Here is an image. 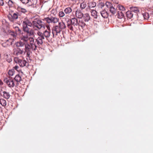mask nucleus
<instances>
[{"mask_svg":"<svg viewBox=\"0 0 153 153\" xmlns=\"http://www.w3.org/2000/svg\"><path fill=\"white\" fill-rule=\"evenodd\" d=\"M28 35H26V36H22L21 37V40L23 42L21 41H20L16 42L15 44L17 48H20L22 47H25V45L26 44H28L30 46V42L32 43L31 45H33L34 47L33 49H31L30 51L31 52L33 51H35L37 48V46L36 45L35 43L34 42V39L33 37H29Z\"/></svg>","mask_w":153,"mask_h":153,"instance_id":"f257e3e1","label":"nucleus"},{"mask_svg":"<svg viewBox=\"0 0 153 153\" xmlns=\"http://www.w3.org/2000/svg\"><path fill=\"white\" fill-rule=\"evenodd\" d=\"M31 44L30 42V47L28 44H26L25 45V48L22 49L17 48H14L13 51V54L15 56H18L23 54H25L26 53L27 56L29 57L32 53V52L30 51L31 49H34L33 45H31Z\"/></svg>","mask_w":153,"mask_h":153,"instance_id":"f03ea898","label":"nucleus"},{"mask_svg":"<svg viewBox=\"0 0 153 153\" xmlns=\"http://www.w3.org/2000/svg\"><path fill=\"white\" fill-rule=\"evenodd\" d=\"M32 23L28 19H25L22 23L23 28L24 31L27 33V35L29 36H34V31L28 27H31Z\"/></svg>","mask_w":153,"mask_h":153,"instance_id":"7ed1b4c3","label":"nucleus"},{"mask_svg":"<svg viewBox=\"0 0 153 153\" xmlns=\"http://www.w3.org/2000/svg\"><path fill=\"white\" fill-rule=\"evenodd\" d=\"M67 26L71 30L73 31L74 28L76 29L78 27V19L75 17H74L69 19H68L66 20Z\"/></svg>","mask_w":153,"mask_h":153,"instance_id":"20e7f679","label":"nucleus"},{"mask_svg":"<svg viewBox=\"0 0 153 153\" xmlns=\"http://www.w3.org/2000/svg\"><path fill=\"white\" fill-rule=\"evenodd\" d=\"M20 16L19 12H14L13 11L11 10L10 11L7 17L10 21L14 22V21L17 19Z\"/></svg>","mask_w":153,"mask_h":153,"instance_id":"39448f33","label":"nucleus"},{"mask_svg":"<svg viewBox=\"0 0 153 153\" xmlns=\"http://www.w3.org/2000/svg\"><path fill=\"white\" fill-rule=\"evenodd\" d=\"M32 25L33 27L35 30L39 29L42 27H44L43 23L42 21L39 19H35L32 22Z\"/></svg>","mask_w":153,"mask_h":153,"instance_id":"423d86ee","label":"nucleus"},{"mask_svg":"<svg viewBox=\"0 0 153 153\" xmlns=\"http://www.w3.org/2000/svg\"><path fill=\"white\" fill-rule=\"evenodd\" d=\"M66 28V26L64 22H59L58 25H56L54 27L53 31H55L56 33H59L62 30Z\"/></svg>","mask_w":153,"mask_h":153,"instance_id":"0eeeda50","label":"nucleus"},{"mask_svg":"<svg viewBox=\"0 0 153 153\" xmlns=\"http://www.w3.org/2000/svg\"><path fill=\"white\" fill-rule=\"evenodd\" d=\"M14 60L16 63L18 64L21 67H23L28 65V63L26 60L23 59H21L18 57H14Z\"/></svg>","mask_w":153,"mask_h":153,"instance_id":"6e6552de","label":"nucleus"},{"mask_svg":"<svg viewBox=\"0 0 153 153\" xmlns=\"http://www.w3.org/2000/svg\"><path fill=\"white\" fill-rule=\"evenodd\" d=\"M4 81L9 87H13L15 85L14 81L12 79H6L4 80Z\"/></svg>","mask_w":153,"mask_h":153,"instance_id":"1a4fd4ad","label":"nucleus"},{"mask_svg":"<svg viewBox=\"0 0 153 153\" xmlns=\"http://www.w3.org/2000/svg\"><path fill=\"white\" fill-rule=\"evenodd\" d=\"M75 15L76 17L79 19H81L83 16V13L80 10L77 9L75 11Z\"/></svg>","mask_w":153,"mask_h":153,"instance_id":"9d476101","label":"nucleus"},{"mask_svg":"<svg viewBox=\"0 0 153 153\" xmlns=\"http://www.w3.org/2000/svg\"><path fill=\"white\" fill-rule=\"evenodd\" d=\"M4 58L8 62H10L12 61L11 56L10 54L7 53L4 54Z\"/></svg>","mask_w":153,"mask_h":153,"instance_id":"9b49d317","label":"nucleus"},{"mask_svg":"<svg viewBox=\"0 0 153 153\" xmlns=\"http://www.w3.org/2000/svg\"><path fill=\"white\" fill-rule=\"evenodd\" d=\"M59 19L55 17L50 16L48 17V24L50 23H56L59 21Z\"/></svg>","mask_w":153,"mask_h":153,"instance_id":"f8f14e48","label":"nucleus"},{"mask_svg":"<svg viewBox=\"0 0 153 153\" xmlns=\"http://www.w3.org/2000/svg\"><path fill=\"white\" fill-rule=\"evenodd\" d=\"M44 39V36H40L36 40L37 42V44L38 45H41L42 44L43 42H45Z\"/></svg>","mask_w":153,"mask_h":153,"instance_id":"ddd939ff","label":"nucleus"},{"mask_svg":"<svg viewBox=\"0 0 153 153\" xmlns=\"http://www.w3.org/2000/svg\"><path fill=\"white\" fill-rule=\"evenodd\" d=\"M130 9L131 10L130 11H131L132 13L134 12L137 14L140 13V10L137 7H130Z\"/></svg>","mask_w":153,"mask_h":153,"instance_id":"4468645a","label":"nucleus"},{"mask_svg":"<svg viewBox=\"0 0 153 153\" xmlns=\"http://www.w3.org/2000/svg\"><path fill=\"white\" fill-rule=\"evenodd\" d=\"M83 20L85 22H88L90 19V17L88 13H86L83 14Z\"/></svg>","mask_w":153,"mask_h":153,"instance_id":"2eb2a0df","label":"nucleus"},{"mask_svg":"<svg viewBox=\"0 0 153 153\" xmlns=\"http://www.w3.org/2000/svg\"><path fill=\"white\" fill-rule=\"evenodd\" d=\"M37 34L39 36H44L46 38V39L47 40L48 39V32L46 30L44 33L43 35L42 33L38 32L37 33Z\"/></svg>","mask_w":153,"mask_h":153,"instance_id":"dca6fc26","label":"nucleus"},{"mask_svg":"<svg viewBox=\"0 0 153 153\" xmlns=\"http://www.w3.org/2000/svg\"><path fill=\"white\" fill-rule=\"evenodd\" d=\"M37 2L36 0H32V1H29V2H28L27 5L30 6L34 7L35 6Z\"/></svg>","mask_w":153,"mask_h":153,"instance_id":"f3484780","label":"nucleus"},{"mask_svg":"<svg viewBox=\"0 0 153 153\" xmlns=\"http://www.w3.org/2000/svg\"><path fill=\"white\" fill-rule=\"evenodd\" d=\"M64 11L66 14H69L72 12V9L71 7H68L65 9Z\"/></svg>","mask_w":153,"mask_h":153,"instance_id":"a211bd4d","label":"nucleus"},{"mask_svg":"<svg viewBox=\"0 0 153 153\" xmlns=\"http://www.w3.org/2000/svg\"><path fill=\"white\" fill-rule=\"evenodd\" d=\"M100 13L102 16L104 18H107L108 16V13L105 10L101 11Z\"/></svg>","mask_w":153,"mask_h":153,"instance_id":"6ab92c4d","label":"nucleus"},{"mask_svg":"<svg viewBox=\"0 0 153 153\" xmlns=\"http://www.w3.org/2000/svg\"><path fill=\"white\" fill-rule=\"evenodd\" d=\"M126 14L127 18L129 19H131L132 18L133 16V13L130 10L127 11L126 12Z\"/></svg>","mask_w":153,"mask_h":153,"instance_id":"aec40b11","label":"nucleus"},{"mask_svg":"<svg viewBox=\"0 0 153 153\" xmlns=\"http://www.w3.org/2000/svg\"><path fill=\"white\" fill-rule=\"evenodd\" d=\"M85 25V24L82 20H79L78 22V28H79V27H81L82 28L84 27Z\"/></svg>","mask_w":153,"mask_h":153,"instance_id":"412c9836","label":"nucleus"},{"mask_svg":"<svg viewBox=\"0 0 153 153\" xmlns=\"http://www.w3.org/2000/svg\"><path fill=\"white\" fill-rule=\"evenodd\" d=\"M88 6L89 8L95 7L96 5V3L94 2H90L88 3Z\"/></svg>","mask_w":153,"mask_h":153,"instance_id":"4be33fe9","label":"nucleus"},{"mask_svg":"<svg viewBox=\"0 0 153 153\" xmlns=\"http://www.w3.org/2000/svg\"><path fill=\"white\" fill-rule=\"evenodd\" d=\"M3 97L6 99H8L10 97V94L9 92L5 91L3 92Z\"/></svg>","mask_w":153,"mask_h":153,"instance_id":"5701e85b","label":"nucleus"},{"mask_svg":"<svg viewBox=\"0 0 153 153\" xmlns=\"http://www.w3.org/2000/svg\"><path fill=\"white\" fill-rule=\"evenodd\" d=\"M141 15L143 17L144 19L147 20L149 17V14L147 12L141 14Z\"/></svg>","mask_w":153,"mask_h":153,"instance_id":"b1692460","label":"nucleus"},{"mask_svg":"<svg viewBox=\"0 0 153 153\" xmlns=\"http://www.w3.org/2000/svg\"><path fill=\"white\" fill-rule=\"evenodd\" d=\"M0 104L3 107H5L7 105V102L4 99H0Z\"/></svg>","mask_w":153,"mask_h":153,"instance_id":"393cba45","label":"nucleus"},{"mask_svg":"<svg viewBox=\"0 0 153 153\" xmlns=\"http://www.w3.org/2000/svg\"><path fill=\"white\" fill-rule=\"evenodd\" d=\"M91 15L95 19H97V12L94 10H92L91 11Z\"/></svg>","mask_w":153,"mask_h":153,"instance_id":"a878e982","label":"nucleus"},{"mask_svg":"<svg viewBox=\"0 0 153 153\" xmlns=\"http://www.w3.org/2000/svg\"><path fill=\"white\" fill-rule=\"evenodd\" d=\"M117 14L118 15V18L119 19H122L124 16V14L121 11H118Z\"/></svg>","mask_w":153,"mask_h":153,"instance_id":"bb28decb","label":"nucleus"},{"mask_svg":"<svg viewBox=\"0 0 153 153\" xmlns=\"http://www.w3.org/2000/svg\"><path fill=\"white\" fill-rule=\"evenodd\" d=\"M15 80L17 82H20L22 80V79L20 76L18 74L16 75L15 77Z\"/></svg>","mask_w":153,"mask_h":153,"instance_id":"cd10ccee","label":"nucleus"},{"mask_svg":"<svg viewBox=\"0 0 153 153\" xmlns=\"http://www.w3.org/2000/svg\"><path fill=\"white\" fill-rule=\"evenodd\" d=\"M110 8V11L112 14L114 15L116 13V10L113 6H112Z\"/></svg>","mask_w":153,"mask_h":153,"instance_id":"c85d7f7f","label":"nucleus"},{"mask_svg":"<svg viewBox=\"0 0 153 153\" xmlns=\"http://www.w3.org/2000/svg\"><path fill=\"white\" fill-rule=\"evenodd\" d=\"M86 5V2H83L80 4V8L82 10L85 8Z\"/></svg>","mask_w":153,"mask_h":153,"instance_id":"c756f323","label":"nucleus"},{"mask_svg":"<svg viewBox=\"0 0 153 153\" xmlns=\"http://www.w3.org/2000/svg\"><path fill=\"white\" fill-rule=\"evenodd\" d=\"M5 42L7 46L11 45H12V40L11 39H9V40H7Z\"/></svg>","mask_w":153,"mask_h":153,"instance_id":"7c9ffc66","label":"nucleus"},{"mask_svg":"<svg viewBox=\"0 0 153 153\" xmlns=\"http://www.w3.org/2000/svg\"><path fill=\"white\" fill-rule=\"evenodd\" d=\"M117 7L120 10L124 11L125 10V8L124 7L120 4L118 5Z\"/></svg>","mask_w":153,"mask_h":153,"instance_id":"2f4dec72","label":"nucleus"},{"mask_svg":"<svg viewBox=\"0 0 153 153\" xmlns=\"http://www.w3.org/2000/svg\"><path fill=\"white\" fill-rule=\"evenodd\" d=\"M18 9L19 11L23 13H25L27 12L26 10L24 8L21 7H18Z\"/></svg>","mask_w":153,"mask_h":153,"instance_id":"473e14b6","label":"nucleus"},{"mask_svg":"<svg viewBox=\"0 0 153 153\" xmlns=\"http://www.w3.org/2000/svg\"><path fill=\"white\" fill-rule=\"evenodd\" d=\"M14 74V71L13 69L10 70L8 71V74L10 76H13Z\"/></svg>","mask_w":153,"mask_h":153,"instance_id":"72a5a7b5","label":"nucleus"},{"mask_svg":"<svg viewBox=\"0 0 153 153\" xmlns=\"http://www.w3.org/2000/svg\"><path fill=\"white\" fill-rule=\"evenodd\" d=\"M16 31L19 34L21 33V30L19 29V27H14Z\"/></svg>","mask_w":153,"mask_h":153,"instance_id":"f704fd0d","label":"nucleus"},{"mask_svg":"<svg viewBox=\"0 0 153 153\" xmlns=\"http://www.w3.org/2000/svg\"><path fill=\"white\" fill-rule=\"evenodd\" d=\"M8 5L10 7H13L14 5V3L12 0H9L8 2Z\"/></svg>","mask_w":153,"mask_h":153,"instance_id":"c9c22d12","label":"nucleus"},{"mask_svg":"<svg viewBox=\"0 0 153 153\" xmlns=\"http://www.w3.org/2000/svg\"><path fill=\"white\" fill-rule=\"evenodd\" d=\"M65 13L62 11H60L59 13V15L60 17H63L64 16Z\"/></svg>","mask_w":153,"mask_h":153,"instance_id":"e433bc0d","label":"nucleus"},{"mask_svg":"<svg viewBox=\"0 0 153 153\" xmlns=\"http://www.w3.org/2000/svg\"><path fill=\"white\" fill-rule=\"evenodd\" d=\"M106 5L108 7L110 8L112 6V4H111L108 2H106Z\"/></svg>","mask_w":153,"mask_h":153,"instance_id":"4c0bfd02","label":"nucleus"},{"mask_svg":"<svg viewBox=\"0 0 153 153\" xmlns=\"http://www.w3.org/2000/svg\"><path fill=\"white\" fill-rule=\"evenodd\" d=\"M20 1L23 4H28L29 2V0H20Z\"/></svg>","mask_w":153,"mask_h":153,"instance_id":"58836bf2","label":"nucleus"},{"mask_svg":"<svg viewBox=\"0 0 153 153\" xmlns=\"http://www.w3.org/2000/svg\"><path fill=\"white\" fill-rule=\"evenodd\" d=\"M104 6V4L102 3H100L99 5V7L101 8H102Z\"/></svg>","mask_w":153,"mask_h":153,"instance_id":"ea45409f","label":"nucleus"},{"mask_svg":"<svg viewBox=\"0 0 153 153\" xmlns=\"http://www.w3.org/2000/svg\"><path fill=\"white\" fill-rule=\"evenodd\" d=\"M4 2L3 0H0V5L1 6H3Z\"/></svg>","mask_w":153,"mask_h":153,"instance_id":"a19ab883","label":"nucleus"},{"mask_svg":"<svg viewBox=\"0 0 153 153\" xmlns=\"http://www.w3.org/2000/svg\"><path fill=\"white\" fill-rule=\"evenodd\" d=\"M2 46L4 47H7V46L6 45V43L5 42H4V43H3L2 44Z\"/></svg>","mask_w":153,"mask_h":153,"instance_id":"79ce46f5","label":"nucleus"},{"mask_svg":"<svg viewBox=\"0 0 153 153\" xmlns=\"http://www.w3.org/2000/svg\"><path fill=\"white\" fill-rule=\"evenodd\" d=\"M10 34L11 35L13 36H16L15 34L13 32H11L10 33Z\"/></svg>","mask_w":153,"mask_h":153,"instance_id":"37998d69","label":"nucleus"},{"mask_svg":"<svg viewBox=\"0 0 153 153\" xmlns=\"http://www.w3.org/2000/svg\"><path fill=\"white\" fill-rule=\"evenodd\" d=\"M19 68V67L18 66H15L13 67V68L16 70H17V69Z\"/></svg>","mask_w":153,"mask_h":153,"instance_id":"c03bdc74","label":"nucleus"},{"mask_svg":"<svg viewBox=\"0 0 153 153\" xmlns=\"http://www.w3.org/2000/svg\"><path fill=\"white\" fill-rule=\"evenodd\" d=\"M51 13H52V14H54V13L55 12V10H52L51 11Z\"/></svg>","mask_w":153,"mask_h":153,"instance_id":"a18cd8bd","label":"nucleus"},{"mask_svg":"<svg viewBox=\"0 0 153 153\" xmlns=\"http://www.w3.org/2000/svg\"><path fill=\"white\" fill-rule=\"evenodd\" d=\"M45 19L47 21V22H48V18H45Z\"/></svg>","mask_w":153,"mask_h":153,"instance_id":"49530a36","label":"nucleus"},{"mask_svg":"<svg viewBox=\"0 0 153 153\" xmlns=\"http://www.w3.org/2000/svg\"><path fill=\"white\" fill-rule=\"evenodd\" d=\"M71 0L74 2H76V1H77V0Z\"/></svg>","mask_w":153,"mask_h":153,"instance_id":"de8ad7c7","label":"nucleus"},{"mask_svg":"<svg viewBox=\"0 0 153 153\" xmlns=\"http://www.w3.org/2000/svg\"><path fill=\"white\" fill-rule=\"evenodd\" d=\"M115 3H116V4H117L118 3V2L117 1V2H115Z\"/></svg>","mask_w":153,"mask_h":153,"instance_id":"09e8293b","label":"nucleus"},{"mask_svg":"<svg viewBox=\"0 0 153 153\" xmlns=\"http://www.w3.org/2000/svg\"><path fill=\"white\" fill-rule=\"evenodd\" d=\"M152 14H153V11L152 12Z\"/></svg>","mask_w":153,"mask_h":153,"instance_id":"8fccbe9b","label":"nucleus"},{"mask_svg":"<svg viewBox=\"0 0 153 153\" xmlns=\"http://www.w3.org/2000/svg\"><path fill=\"white\" fill-rule=\"evenodd\" d=\"M46 27H47L48 28V25H46Z\"/></svg>","mask_w":153,"mask_h":153,"instance_id":"3c124183","label":"nucleus"},{"mask_svg":"<svg viewBox=\"0 0 153 153\" xmlns=\"http://www.w3.org/2000/svg\"><path fill=\"white\" fill-rule=\"evenodd\" d=\"M48 30H49V26H48Z\"/></svg>","mask_w":153,"mask_h":153,"instance_id":"603ef678","label":"nucleus"},{"mask_svg":"<svg viewBox=\"0 0 153 153\" xmlns=\"http://www.w3.org/2000/svg\"><path fill=\"white\" fill-rule=\"evenodd\" d=\"M1 108V107H0V108Z\"/></svg>","mask_w":153,"mask_h":153,"instance_id":"864d4df0","label":"nucleus"}]
</instances>
